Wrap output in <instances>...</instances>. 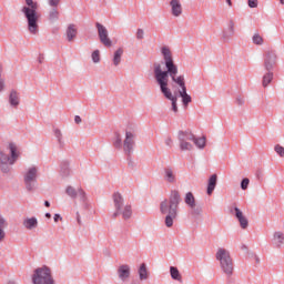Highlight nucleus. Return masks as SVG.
<instances>
[{"label":"nucleus","mask_w":284,"mask_h":284,"mask_svg":"<svg viewBox=\"0 0 284 284\" xmlns=\"http://www.w3.org/2000/svg\"><path fill=\"white\" fill-rule=\"evenodd\" d=\"M44 205H45V207H50V202H49V201H45V202H44Z\"/></svg>","instance_id":"49"},{"label":"nucleus","mask_w":284,"mask_h":284,"mask_svg":"<svg viewBox=\"0 0 284 284\" xmlns=\"http://www.w3.org/2000/svg\"><path fill=\"white\" fill-rule=\"evenodd\" d=\"M134 139H136V131L132 129V126H129L125 129V136L123 140V150L125 154H130L134 150Z\"/></svg>","instance_id":"9"},{"label":"nucleus","mask_w":284,"mask_h":284,"mask_svg":"<svg viewBox=\"0 0 284 284\" xmlns=\"http://www.w3.org/2000/svg\"><path fill=\"white\" fill-rule=\"evenodd\" d=\"M81 121H82V120H81V116L75 115V118H74V122L79 124V123H81Z\"/></svg>","instance_id":"45"},{"label":"nucleus","mask_w":284,"mask_h":284,"mask_svg":"<svg viewBox=\"0 0 284 284\" xmlns=\"http://www.w3.org/2000/svg\"><path fill=\"white\" fill-rule=\"evenodd\" d=\"M4 239H6V231H3V229H0V243L3 242Z\"/></svg>","instance_id":"42"},{"label":"nucleus","mask_w":284,"mask_h":284,"mask_svg":"<svg viewBox=\"0 0 284 284\" xmlns=\"http://www.w3.org/2000/svg\"><path fill=\"white\" fill-rule=\"evenodd\" d=\"M235 216L242 227V230H247V226L250 225V221H247V217H245V215L243 214V212L241 210H239V207H235Z\"/></svg>","instance_id":"15"},{"label":"nucleus","mask_w":284,"mask_h":284,"mask_svg":"<svg viewBox=\"0 0 284 284\" xmlns=\"http://www.w3.org/2000/svg\"><path fill=\"white\" fill-rule=\"evenodd\" d=\"M248 8H258V0H248Z\"/></svg>","instance_id":"39"},{"label":"nucleus","mask_w":284,"mask_h":284,"mask_svg":"<svg viewBox=\"0 0 284 284\" xmlns=\"http://www.w3.org/2000/svg\"><path fill=\"white\" fill-rule=\"evenodd\" d=\"M55 138L58 139L59 143H63V134L61 133V130L55 129L54 131Z\"/></svg>","instance_id":"36"},{"label":"nucleus","mask_w":284,"mask_h":284,"mask_svg":"<svg viewBox=\"0 0 284 284\" xmlns=\"http://www.w3.org/2000/svg\"><path fill=\"white\" fill-rule=\"evenodd\" d=\"M49 21H59V11L57 9H52L50 12H49Z\"/></svg>","instance_id":"29"},{"label":"nucleus","mask_w":284,"mask_h":284,"mask_svg":"<svg viewBox=\"0 0 284 284\" xmlns=\"http://www.w3.org/2000/svg\"><path fill=\"white\" fill-rule=\"evenodd\" d=\"M274 81V73L272 71H267L262 78L263 88H267Z\"/></svg>","instance_id":"18"},{"label":"nucleus","mask_w":284,"mask_h":284,"mask_svg":"<svg viewBox=\"0 0 284 284\" xmlns=\"http://www.w3.org/2000/svg\"><path fill=\"white\" fill-rule=\"evenodd\" d=\"M235 24L234 21L229 22V32L231 36H234Z\"/></svg>","instance_id":"38"},{"label":"nucleus","mask_w":284,"mask_h":284,"mask_svg":"<svg viewBox=\"0 0 284 284\" xmlns=\"http://www.w3.org/2000/svg\"><path fill=\"white\" fill-rule=\"evenodd\" d=\"M113 203L116 210V212L114 213V216H119V214H122V219L124 220L132 217V206L131 205L123 206V196L120 195V193L113 194Z\"/></svg>","instance_id":"8"},{"label":"nucleus","mask_w":284,"mask_h":284,"mask_svg":"<svg viewBox=\"0 0 284 284\" xmlns=\"http://www.w3.org/2000/svg\"><path fill=\"white\" fill-rule=\"evenodd\" d=\"M95 27L98 29V34H99L101 44L105 45V48H112V40L108 34V29L99 22L95 24Z\"/></svg>","instance_id":"11"},{"label":"nucleus","mask_w":284,"mask_h":284,"mask_svg":"<svg viewBox=\"0 0 284 284\" xmlns=\"http://www.w3.org/2000/svg\"><path fill=\"white\" fill-rule=\"evenodd\" d=\"M119 278L121 281H128L130 278V266L129 265H121L118 270Z\"/></svg>","instance_id":"17"},{"label":"nucleus","mask_w":284,"mask_h":284,"mask_svg":"<svg viewBox=\"0 0 284 284\" xmlns=\"http://www.w3.org/2000/svg\"><path fill=\"white\" fill-rule=\"evenodd\" d=\"M6 227V220L0 216V230H3Z\"/></svg>","instance_id":"43"},{"label":"nucleus","mask_w":284,"mask_h":284,"mask_svg":"<svg viewBox=\"0 0 284 284\" xmlns=\"http://www.w3.org/2000/svg\"><path fill=\"white\" fill-rule=\"evenodd\" d=\"M144 31H143V29H138V31H136V39H143V37H144Z\"/></svg>","instance_id":"40"},{"label":"nucleus","mask_w":284,"mask_h":284,"mask_svg":"<svg viewBox=\"0 0 284 284\" xmlns=\"http://www.w3.org/2000/svg\"><path fill=\"white\" fill-rule=\"evenodd\" d=\"M123 57V48L116 49L113 54V65H119L121 63V58Z\"/></svg>","instance_id":"26"},{"label":"nucleus","mask_w":284,"mask_h":284,"mask_svg":"<svg viewBox=\"0 0 284 284\" xmlns=\"http://www.w3.org/2000/svg\"><path fill=\"white\" fill-rule=\"evenodd\" d=\"M174 219H176V215L166 214V216H165L166 227H172L174 225Z\"/></svg>","instance_id":"30"},{"label":"nucleus","mask_w":284,"mask_h":284,"mask_svg":"<svg viewBox=\"0 0 284 284\" xmlns=\"http://www.w3.org/2000/svg\"><path fill=\"white\" fill-rule=\"evenodd\" d=\"M47 219H52V215L50 213H45Z\"/></svg>","instance_id":"50"},{"label":"nucleus","mask_w":284,"mask_h":284,"mask_svg":"<svg viewBox=\"0 0 284 284\" xmlns=\"http://www.w3.org/2000/svg\"><path fill=\"white\" fill-rule=\"evenodd\" d=\"M164 180L168 183H174L176 181V175H174V171H172V169L164 170Z\"/></svg>","instance_id":"23"},{"label":"nucleus","mask_w":284,"mask_h":284,"mask_svg":"<svg viewBox=\"0 0 284 284\" xmlns=\"http://www.w3.org/2000/svg\"><path fill=\"white\" fill-rule=\"evenodd\" d=\"M180 203H181V194H179V191H172L169 200H164L160 204L161 214L178 216Z\"/></svg>","instance_id":"4"},{"label":"nucleus","mask_w":284,"mask_h":284,"mask_svg":"<svg viewBox=\"0 0 284 284\" xmlns=\"http://www.w3.org/2000/svg\"><path fill=\"white\" fill-rule=\"evenodd\" d=\"M253 43L255 45H263V37H261V34H258V33H255L253 36Z\"/></svg>","instance_id":"32"},{"label":"nucleus","mask_w":284,"mask_h":284,"mask_svg":"<svg viewBox=\"0 0 284 284\" xmlns=\"http://www.w3.org/2000/svg\"><path fill=\"white\" fill-rule=\"evenodd\" d=\"M226 3H227L229 6H232V0H226Z\"/></svg>","instance_id":"52"},{"label":"nucleus","mask_w":284,"mask_h":284,"mask_svg":"<svg viewBox=\"0 0 284 284\" xmlns=\"http://www.w3.org/2000/svg\"><path fill=\"white\" fill-rule=\"evenodd\" d=\"M33 284H54V277H52V270L48 266L38 267L32 274Z\"/></svg>","instance_id":"7"},{"label":"nucleus","mask_w":284,"mask_h":284,"mask_svg":"<svg viewBox=\"0 0 284 284\" xmlns=\"http://www.w3.org/2000/svg\"><path fill=\"white\" fill-rule=\"evenodd\" d=\"M39 225V221H37V217H30L23 221V226L27 230H34Z\"/></svg>","instance_id":"19"},{"label":"nucleus","mask_w":284,"mask_h":284,"mask_svg":"<svg viewBox=\"0 0 284 284\" xmlns=\"http://www.w3.org/2000/svg\"><path fill=\"white\" fill-rule=\"evenodd\" d=\"M78 193L80 194V196L83 199V196H85V192H83L81 189H79Z\"/></svg>","instance_id":"47"},{"label":"nucleus","mask_w":284,"mask_h":284,"mask_svg":"<svg viewBox=\"0 0 284 284\" xmlns=\"http://www.w3.org/2000/svg\"><path fill=\"white\" fill-rule=\"evenodd\" d=\"M79 34V29L77 28V24H69L65 30V37L67 41L72 43L74 39H77V36Z\"/></svg>","instance_id":"14"},{"label":"nucleus","mask_w":284,"mask_h":284,"mask_svg":"<svg viewBox=\"0 0 284 284\" xmlns=\"http://www.w3.org/2000/svg\"><path fill=\"white\" fill-rule=\"evenodd\" d=\"M184 202L186 205H189V207H191V210L196 207V200L194 199V194H192V192L186 193Z\"/></svg>","instance_id":"21"},{"label":"nucleus","mask_w":284,"mask_h":284,"mask_svg":"<svg viewBox=\"0 0 284 284\" xmlns=\"http://www.w3.org/2000/svg\"><path fill=\"white\" fill-rule=\"evenodd\" d=\"M4 82L3 79L0 78V92H3Z\"/></svg>","instance_id":"44"},{"label":"nucleus","mask_w":284,"mask_h":284,"mask_svg":"<svg viewBox=\"0 0 284 284\" xmlns=\"http://www.w3.org/2000/svg\"><path fill=\"white\" fill-rule=\"evenodd\" d=\"M216 258L220 262L221 270L226 274V276L234 274V263L230 256V251L219 248L216 252Z\"/></svg>","instance_id":"6"},{"label":"nucleus","mask_w":284,"mask_h":284,"mask_svg":"<svg viewBox=\"0 0 284 284\" xmlns=\"http://www.w3.org/2000/svg\"><path fill=\"white\" fill-rule=\"evenodd\" d=\"M274 243L276 247H281L284 243V235L282 232H275L273 235Z\"/></svg>","instance_id":"25"},{"label":"nucleus","mask_w":284,"mask_h":284,"mask_svg":"<svg viewBox=\"0 0 284 284\" xmlns=\"http://www.w3.org/2000/svg\"><path fill=\"white\" fill-rule=\"evenodd\" d=\"M170 274L173 281H179V283H183V277L181 276V272L175 266L170 267Z\"/></svg>","instance_id":"22"},{"label":"nucleus","mask_w":284,"mask_h":284,"mask_svg":"<svg viewBox=\"0 0 284 284\" xmlns=\"http://www.w3.org/2000/svg\"><path fill=\"white\" fill-rule=\"evenodd\" d=\"M3 72V67L1 65L0 63V77H1V73Z\"/></svg>","instance_id":"51"},{"label":"nucleus","mask_w":284,"mask_h":284,"mask_svg":"<svg viewBox=\"0 0 284 284\" xmlns=\"http://www.w3.org/2000/svg\"><path fill=\"white\" fill-rule=\"evenodd\" d=\"M166 145H170V146L172 145V139L166 140Z\"/></svg>","instance_id":"48"},{"label":"nucleus","mask_w":284,"mask_h":284,"mask_svg":"<svg viewBox=\"0 0 284 284\" xmlns=\"http://www.w3.org/2000/svg\"><path fill=\"white\" fill-rule=\"evenodd\" d=\"M162 55L164 59V65L166 70H163V72L166 73L168 79H172L173 83L179 85V94L182 99L183 105L187 108L190 103H192V97L187 94V87H185V77L184 75H178L179 74V67L174 63V59L172 58V51H170V48L163 47L162 48Z\"/></svg>","instance_id":"1"},{"label":"nucleus","mask_w":284,"mask_h":284,"mask_svg":"<svg viewBox=\"0 0 284 284\" xmlns=\"http://www.w3.org/2000/svg\"><path fill=\"white\" fill-rule=\"evenodd\" d=\"M8 284H17V283H14V282H9Z\"/></svg>","instance_id":"54"},{"label":"nucleus","mask_w":284,"mask_h":284,"mask_svg":"<svg viewBox=\"0 0 284 284\" xmlns=\"http://www.w3.org/2000/svg\"><path fill=\"white\" fill-rule=\"evenodd\" d=\"M192 141H194V134L192 132H184L180 134V149L182 152L190 151L194 148V145H192Z\"/></svg>","instance_id":"10"},{"label":"nucleus","mask_w":284,"mask_h":284,"mask_svg":"<svg viewBox=\"0 0 284 284\" xmlns=\"http://www.w3.org/2000/svg\"><path fill=\"white\" fill-rule=\"evenodd\" d=\"M192 143H194V145H196V148H199L200 150H203V148H205V138L197 139L196 135H194Z\"/></svg>","instance_id":"28"},{"label":"nucleus","mask_w":284,"mask_h":284,"mask_svg":"<svg viewBox=\"0 0 284 284\" xmlns=\"http://www.w3.org/2000/svg\"><path fill=\"white\" fill-rule=\"evenodd\" d=\"M92 61L93 63H99V61H101V53L99 50L93 51Z\"/></svg>","instance_id":"34"},{"label":"nucleus","mask_w":284,"mask_h":284,"mask_svg":"<svg viewBox=\"0 0 284 284\" xmlns=\"http://www.w3.org/2000/svg\"><path fill=\"white\" fill-rule=\"evenodd\" d=\"M215 187H216V174H213L209 179V185H207V194H209V196L212 195V192H214Z\"/></svg>","instance_id":"24"},{"label":"nucleus","mask_w":284,"mask_h":284,"mask_svg":"<svg viewBox=\"0 0 284 284\" xmlns=\"http://www.w3.org/2000/svg\"><path fill=\"white\" fill-rule=\"evenodd\" d=\"M274 150L276 152V154H278V156H284V148L281 144H276L274 146Z\"/></svg>","instance_id":"35"},{"label":"nucleus","mask_w":284,"mask_h":284,"mask_svg":"<svg viewBox=\"0 0 284 284\" xmlns=\"http://www.w3.org/2000/svg\"><path fill=\"white\" fill-rule=\"evenodd\" d=\"M26 6L22 8V12L28 20V30L31 34L39 32V3L34 0H24Z\"/></svg>","instance_id":"3"},{"label":"nucleus","mask_w":284,"mask_h":284,"mask_svg":"<svg viewBox=\"0 0 284 284\" xmlns=\"http://www.w3.org/2000/svg\"><path fill=\"white\" fill-rule=\"evenodd\" d=\"M276 65V53L274 51H266L264 54V68L267 72L274 70Z\"/></svg>","instance_id":"12"},{"label":"nucleus","mask_w":284,"mask_h":284,"mask_svg":"<svg viewBox=\"0 0 284 284\" xmlns=\"http://www.w3.org/2000/svg\"><path fill=\"white\" fill-rule=\"evenodd\" d=\"M9 103L10 105H12L13 108H17L20 103L19 100V92L17 91H11L10 95H9Z\"/></svg>","instance_id":"20"},{"label":"nucleus","mask_w":284,"mask_h":284,"mask_svg":"<svg viewBox=\"0 0 284 284\" xmlns=\"http://www.w3.org/2000/svg\"><path fill=\"white\" fill-rule=\"evenodd\" d=\"M61 0H49V4L52 6V8H57L59 6Z\"/></svg>","instance_id":"41"},{"label":"nucleus","mask_w":284,"mask_h":284,"mask_svg":"<svg viewBox=\"0 0 284 284\" xmlns=\"http://www.w3.org/2000/svg\"><path fill=\"white\" fill-rule=\"evenodd\" d=\"M114 148H121L123 145V140L121 139V134H115V141L113 142Z\"/></svg>","instance_id":"33"},{"label":"nucleus","mask_w":284,"mask_h":284,"mask_svg":"<svg viewBox=\"0 0 284 284\" xmlns=\"http://www.w3.org/2000/svg\"><path fill=\"white\" fill-rule=\"evenodd\" d=\"M37 172L38 169L36 166H31L24 173V183L28 190H32V183L37 181Z\"/></svg>","instance_id":"13"},{"label":"nucleus","mask_w":284,"mask_h":284,"mask_svg":"<svg viewBox=\"0 0 284 284\" xmlns=\"http://www.w3.org/2000/svg\"><path fill=\"white\" fill-rule=\"evenodd\" d=\"M139 276H140V281H146V278H148V267L145 266V264L140 265Z\"/></svg>","instance_id":"27"},{"label":"nucleus","mask_w":284,"mask_h":284,"mask_svg":"<svg viewBox=\"0 0 284 284\" xmlns=\"http://www.w3.org/2000/svg\"><path fill=\"white\" fill-rule=\"evenodd\" d=\"M67 194L71 196V199H77V189L73 186H68L65 190Z\"/></svg>","instance_id":"31"},{"label":"nucleus","mask_w":284,"mask_h":284,"mask_svg":"<svg viewBox=\"0 0 284 284\" xmlns=\"http://www.w3.org/2000/svg\"><path fill=\"white\" fill-rule=\"evenodd\" d=\"M153 72H154L155 81L160 85V90L162 94L165 97V99H169V101L172 102L173 112H179V106L176 105V101H179V98L172 94V90L168 88L170 78H168L166 72H163V67L161 65V63L154 64Z\"/></svg>","instance_id":"2"},{"label":"nucleus","mask_w":284,"mask_h":284,"mask_svg":"<svg viewBox=\"0 0 284 284\" xmlns=\"http://www.w3.org/2000/svg\"><path fill=\"white\" fill-rule=\"evenodd\" d=\"M53 219H54V222H55V223H58V222H59V220L61 219V215L55 214Z\"/></svg>","instance_id":"46"},{"label":"nucleus","mask_w":284,"mask_h":284,"mask_svg":"<svg viewBox=\"0 0 284 284\" xmlns=\"http://www.w3.org/2000/svg\"><path fill=\"white\" fill-rule=\"evenodd\" d=\"M9 150L11 158L8 154L3 153V151H0V170L4 174H8V172H10V165H14L17 159H19V152L17 151L16 144H9Z\"/></svg>","instance_id":"5"},{"label":"nucleus","mask_w":284,"mask_h":284,"mask_svg":"<svg viewBox=\"0 0 284 284\" xmlns=\"http://www.w3.org/2000/svg\"><path fill=\"white\" fill-rule=\"evenodd\" d=\"M280 3H281L282 6H284V0H280Z\"/></svg>","instance_id":"53"},{"label":"nucleus","mask_w":284,"mask_h":284,"mask_svg":"<svg viewBox=\"0 0 284 284\" xmlns=\"http://www.w3.org/2000/svg\"><path fill=\"white\" fill-rule=\"evenodd\" d=\"M170 6L173 17H181V14H183V7L181 6V1L171 0Z\"/></svg>","instance_id":"16"},{"label":"nucleus","mask_w":284,"mask_h":284,"mask_svg":"<svg viewBox=\"0 0 284 284\" xmlns=\"http://www.w3.org/2000/svg\"><path fill=\"white\" fill-rule=\"evenodd\" d=\"M248 186H250V179H247V178L243 179L241 182V189L247 190Z\"/></svg>","instance_id":"37"}]
</instances>
